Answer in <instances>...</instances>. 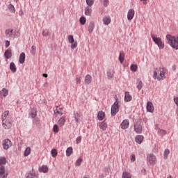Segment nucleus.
Wrapping results in <instances>:
<instances>
[{"label":"nucleus","instance_id":"f03ea898","mask_svg":"<svg viewBox=\"0 0 178 178\" xmlns=\"http://www.w3.org/2000/svg\"><path fill=\"white\" fill-rule=\"evenodd\" d=\"M166 40L168 44L174 48L175 49H178V35L177 37L172 36L170 34L166 35Z\"/></svg>","mask_w":178,"mask_h":178},{"label":"nucleus","instance_id":"0eeeda50","mask_svg":"<svg viewBox=\"0 0 178 178\" xmlns=\"http://www.w3.org/2000/svg\"><path fill=\"white\" fill-rule=\"evenodd\" d=\"M3 127L6 130H9L12 127V122L10 121H8L6 120H3Z\"/></svg>","mask_w":178,"mask_h":178},{"label":"nucleus","instance_id":"423d86ee","mask_svg":"<svg viewBox=\"0 0 178 178\" xmlns=\"http://www.w3.org/2000/svg\"><path fill=\"white\" fill-rule=\"evenodd\" d=\"M2 145L3 149H9V148L12 147V141H10L9 139H5L3 140Z\"/></svg>","mask_w":178,"mask_h":178},{"label":"nucleus","instance_id":"473e14b6","mask_svg":"<svg viewBox=\"0 0 178 178\" xmlns=\"http://www.w3.org/2000/svg\"><path fill=\"white\" fill-rule=\"evenodd\" d=\"M170 154L169 149H165L163 153L164 159H168V155Z\"/></svg>","mask_w":178,"mask_h":178},{"label":"nucleus","instance_id":"864d4df0","mask_svg":"<svg viewBox=\"0 0 178 178\" xmlns=\"http://www.w3.org/2000/svg\"><path fill=\"white\" fill-rule=\"evenodd\" d=\"M76 84H81V77H77L76 79Z\"/></svg>","mask_w":178,"mask_h":178},{"label":"nucleus","instance_id":"de8ad7c7","mask_svg":"<svg viewBox=\"0 0 178 178\" xmlns=\"http://www.w3.org/2000/svg\"><path fill=\"white\" fill-rule=\"evenodd\" d=\"M102 2H103L104 6H108L109 5L108 0H102Z\"/></svg>","mask_w":178,"mask_h":178},{"label":"nucleus","instance_id":"f8f14e48","mask_svg":"<svg viewBox=\"0 0 178 178\" xmlns=\"http://www.w3.org/2000/svg\"><path fill=\"white\" fill-rule=\"evenodd\" d=\"M146 108H147V112H150V113L154 112V104H152V102H148L147 103Z\"/></svg>","mask_w":178,"mask_h":178},{"label":"nucleus","instance_id":"f704fd0d","mask_svg":"<svg viewBox=\"0 0 178 178\" xmlns=\"http://www.w3.org/2000/svg\"><path fill=\"white\" fill-rule=\"evenodd\" d=\"M58 155V151L56 149H53L51 150V156H53V158H56Z\"/></svg>","mask_w":178,"mask_h":178},{"label":"nucleus","instance_id":"7c9ffc66","mask_svg":"<svg viewBox=\"0 0 178 178\" xmlns=\"http://www.w3.org/2000/svg\"><path fill=\"white\" fill-rule=\"evenodd\" d=\"M13 33V29H7L6 31V35L7 37H12V34Z\"/></svg>","mask_w":178,"mask_h":178},{"label":"nucleus","instance_id":"20e7f679","mask_svg":"<svg viewBox=\"0 0 178 178\" xmlns=\"http://www.w3.org/2000/svg\"><path fill=\"white\" fill-rule=\"evenodd\" d=\"M119 112V102L118 98L115 99V102L111 106V116L116 115V113Z\"/></svg>","mask_w":178,"mask_h":178},{"label":"nucleus","instance_id":"37998d69","mask_svg":"<svg viewBox=\"0 0 178 178\" xmlns=\"http://www.w3.org/2000/svg\"><path fill=\"white\" fill-rule=\"evenodd\" d=\"M79 22H80L81 24H82V25L86 24V17H81L79 19Z\"/></svg>","mask_w":178,"mask_h":178},{"label":"nucleus","instance_id":"052dcab7","mask_svg":"<svg viewBox=\"0 0 178 178\" xmlns=\"http://www.w3.org/2000/svg\"><path fill=\"white\" fill-rule=\"evenodd\" d=\"M75 120H76V123H79V118L75 117Z\"/></svg>","mask_w":178,"mask_h":178},{"label":"nucleus","instance_id":"8fccbe9b","mask_svg":"<svg viewBox=\"0 0 178 178\" xmlns=\"http://www.w3.org/2000/svg\"><path fill=\"white\" fill-rule=\"evenodd\" d=\"M26 178H35V174L31 173L26 177Z\"/></svg>","mask_w":178,"mask_h":178},{"label":"nucleus","instance_id":"9b49d317","mask_svg":"<svg viewBox=\"0 0 178 178\" xmlns=\"http://www.w3.org/2000/svg\"><path fill=\"white\" fill-rule=\"evenodd\" d=\"M8 177V173L5 172V167H0V178H6Z\"/></svg>","mask_w":178,"mask_h":178},{"label":"nucleus","instance_id":"412c9836","mask_svg":"<svg viewBox=\"0 0 178 178\" xmlns=\"http://www.w3.org/2000/svg\"><path fill=\"white\" fill-rule=\"evenodd\" d=\"M91 13H92V9L88 6L85 8V15L86 16H91Z\"/></svg>","mask_w":178,"mask_h":178},{"label":"nucleus","instance_id":"dca6fc26","mask_svg":"<svg viewBox=\"0 0 178 178\" xmlns=\"http://www.w3.org/2000/svg\"><path fill=\"white\" fill-rule=\"evenodd\" d=\"M132 99H133V97L130 95V92H125V96H124L125 102H130V101H131Z\"/></svg>","mask_w":178,"mask_h":178},{"label":"nucleus","instance_id":"6e6552de","mask_svg":"<svg viewBox=\"0 0 178 178\" xmlns=\"http://www.w3.org/2000/svg\"><path fill=\"white\" fill-rule=\"evenodd\" d=\"M130 124V122H129V120H124L122 121V122L120 124L121 129L123 130H126V129L129 128V126Z\"/></svg>","mask_w":178,"mask_h":178},{"label":"nucleus","instance_id":"5701e85b","mask_svg":"<svg viewBox=\"0 0 178 178\" xmlns=\"http://www.w3.org/2000/svg\"><path fill=\"white\" fill-rule=\"evenodd\" d=\"M95 28V24L94 22H90L88 27V30L89 33H92V31H94Z\"/></svg>","mask_w":178,"mask_h":178},{"label":"nucleus","instance_id":"13d9d810","mask_svg":"<svg viewBox=\"0 0 178 178\" xmlns=\"http://www.w3.org/2000/svg\"><path fill=\"white\" fill-rule=\"evenodd\" d=\"M10 45V42L7 40L6 42V48H8V47H9Z\"/></svg>","mask_w":178,"mask_h":178},{"label":"nucleus","instance_id":"49530a36","mask_svg":"<svg viewBox=\"0 0 178 178\" xmlns=\"http://www.w3.org/2000/svg\"><path fill=\"white\" fill-rule=\"evenodd\" d=\"M58 106H56V112L55 113V115H60V116H62L63 115V113L59 111V109H58Z\"/></svg>","mask_w":178,"mask_h":178},{"label":"nucleus","instance_id":"9d476101","mask_svg":"<svg viewBox=\"0 0 178 178\" xmlns=\"http://www.w3.org/2000/svg\"><path fill=\"white\" fill-rule=\"evenodd\" d=\"M65 123H66V117L65 116L61 117L58 120V122H57V124H58V126H60V127H63V126H65Z\"/></svg>","mask_w":178,"mask_h":178},{"label":"nucleus","instance_id":"a18cd8bd","mask_svg":"<svg viewBox=\"0 0 178 178\" xmlns=\"http://www.w3.org/2000/svg\"><path fill=\"white\" fill-rule=\"evenodd\" d=\"M107 76L109 78V79H112V77H113V72H111V71H108L107 72Z\"/></svg>","mask_w":178,"mask_h":178},{"label":"nucleus","instance_id":"6e6d98bb","mask_svg":"<svg viewBox=\"0 0 178 178\" xmlns=\"http://www.w3.org/2000/svg\"><path fill=\"white\" fill-rule=\"evenodd\" d=\"M174 102H175L177 106H178V97L174 98Z\"/></svg>","mask_w":178,"mask_h":178},{"label":"nucleus","instance_id":"bb28decb","mask_svg":"<svg viewBox=\"0 0 178 178\" xmlns=\"http://www.w3.org/2000/svg\"><path fill=\"white\" fill-rule=\"evenodd\" d=\"M30 154H31V148H30V147H28L26 148L24 155V156H29V155H30Z\"/></svg>","mask_w":178,"mask_h":178},{"label":"nucleus","instance_id":"338daca9","mask_svg":"<svg viewBox=\"0 0 178 178\" xmlns=\"http://www.w3.org/2000/svg\"><path fill=\"white\" fill-rule=\"evenodd\" d=\"M140 1H147V0H140Z\"/></svg>","mask_w":178,"mask_h":178},{"label":"nucleus","instance_id":"4d7b16f0","mask_svg":"<svg viewBox=\"0 0 178 178\" xmlns=\"http://www.w3.org/2000/svg\"><path fill=\"white\" fill-rule=\"evenodd\" d=\"M31 116L32 118H35V116H37V113H31Z\"/></svg>","mask_w":178,"mask_h":178},{"label":"nucleus","instance_id":"ddd939ff","mask_svg":"<svg viewBox=\"0 0 178 178\" xmlns=\"http://www.w3.org/2000/svg\"><path fill=\"white\" fill-rule=\"evenodd\" d=\"M133 17H134V10L130 9L128 11L127 19L130 22V20H133Z\"/></svg>","mask_w":178,"mask_h":178},{"label":"nucleus","instance_id":"1a4fd4ad","mask_svg":"<svg viewBox=\"0 0 178 178\" xmlns=\"http://www.w3.org/2000/svg\"><path fill=\"white\" fill-rule=\"evenodd\" d=\"M97 125L99 126V129H101L103 131H105V130L108 129V124L105 121L99 122Z\"/></svg>","mask_w":178,"mask_h":178},{"label":"nucleus","instance_id":"5fc2aeb1","mask_svg":"<svg viewBox=\"0 0 178 178\" xmlns=\"http://www.w3.org/2000/svg\"><path fill=\"white\" fill-rule=\"evenodd\" d=\"M131 162H136V155L134 154L131 155Z\"/></svg>","mask_w":178,"mask_h":178},{"label":"nucleus","instance_id":"ea45409f","mask_svg":"<svg viewBox=\"0 0 178 178\" xmlns=\"http://www.w3.org/2000/svg\"><path fill=\"white\" fill-rule=\"evenodd\" d=\"M8 9L10 10V12H12L13 13H15V12H16V10L15 9V6H13V5L10 4L8 6Z\"/></svg>","mask_w":178,"mask_h":178},{"label":"nucleus","instance_id":"a211bd4d","mask_svg":"<svg viewBox=\"0 0 178 178\" xmlns=\"http://www.w3.org/2000/svg\"><path fill=\"white\" fill-rule=\"evenodd\" d=\"M135 141L138 144H141V143H143V141H144V136H143L141 135L136 136V137L135 138Z\"/></svg>","mask_w":178,"mask_h":178},{"label":"nucleus","instance_id":"3c124183","mask_svg":"<svg viewBox=\"0 0 178 178\" xmlns=\"http://www.w3.org/2000/svg\"><path fill=\"white\" fill-rule=\"evenodd\" d=\"M76 47H77V42H74V43H72L71 48H72V49H74V48H76Z\"/></svg>","mask_w":178,"mask_h":178},{"label":"nucleus","instance_id":"39448f33","mask_svg":"<svg viewBox=\"0 0 178 178\" xmlns=\"http://www.w3.org/2000/svg\"><path fill=\"white\" fill-rule=\"evenodd\" d=\"M147 162H149L151 166H154V165H156V156L155 155L150 154L147 156Z\"/></svg>","mask_w":178,"mask_h":178},{"label":"nucleus","instance_id":"58836bf2","mask_svg":"<svg viewBox=\"0 0 178 178\" xmlns=\"http://www.w3.org/2000/svg\"><path fill=\"white\" fill-rule=\"evenodd\" d=\"M1 94H2V95H3V97L8 96V90H6V88H3L1 92Z\"/></svg>","mask_w":178,"mask_h":178},{"label":"nucleus","instance_id":"6ab92c4d","mask_svg":"<svg viewBox=\"0 0 178 178\" xmlns=\"http://www.w3.org/2000/svg\"><path fill=\"white\" fill-rule=\"evenodd\" d=\"M92 81V77L90 74H87L85 77V84H91Z\"/></svg>","mask_w":178,"mask_h":178},{"label":"nucleus","instance_id":"c756f323","mask_svg":"<svg viewBox=\"0 0 178 178\" xmlns=\"http://www.w3.org/2000/svg\"><path fill=\"white\" fill-rule=\"evenodd\" d=\"M136 88L140 91L143 88V81L141 80H138Z\"/></svg>","mask_w":178,"mask_h":178},{"label":"nucleus","instance_id":"4468645a","mask_svg":"<svg viewBox=\"0 0 178 178\" xmlns=\"http://www.w3.org/2000/svg\"><path fill=\"white\" fill-rule=\"evenodd\" d=\"M4 56L6 59H10L12 58V49H7L4 53Z\"/></svg>","mask_w":178,"mask_h":178},{"label":"nucleus","instance_id":"603ef678","mask_svg":"<svg viewBox=\"0 0 178 178\" xmlns=\"http://www.w3.org/2000/svg\"><path fill=\"white\" fill-rule=\"evenodd\" d=\"M31 53L35 54V46H32L31 48Z\"/></svg>","mask_w":178,"mask_h":178},{"label":"nucleus","instance_id":"f3484780","mask_svg":"<svg viewBox=\"0 0 178 178\" xmlns=\"http://www.w3.org/2000/svg\"><path fill=\"white\" fill-rule=\"evenodd\" d=\"M134 131L136 133L140 134L141 131H143V127L138 124H136L134 125Z\"/></svg>","mask_w":178,"mask_h":178},{"label":"nucleus","instance_id":"e2e57ef3","mask_svg":"<svg viewBox=\"0 0 178 178\" xmlns=\"http://www.w3.org/2000/svg\"><path fill=\"white\" fill-rule=\"evenodd\" d=\"M58 111H62L63 108L59 107V106H58Z\"/></svg>","mask_w":178,"mask_h":178},{"label":"nucleus","instance_id":"a878e982","mask_svg":"<svg viewBox=\"0 0 178 178\" xmlns=\"http://www.w3.org/2000/svg\"><path fill=\"white\" fill-rule=\"evenodd\" d=\"M73 154V147H70L66 150V156H70Z\"/></svg>","mask_w":178,"mask_h":178},{"label":"nucleus","instance_id":"b1692460","mask_svg":"<svg viewBox=\"0 0 178 178\" xmlns=\"http://www.w3.org/2000/svg\"><path fill=\"white\" fill-rule=\"evenodd\" d=\"M97 118L99 120H104L105 118V113L103 111H99L97 114Z\"/></svg>","mask_w":178,"mask_h":178},{"label":"nucleus","instance_id":"0e129e2a","mask_svg":"<svg viewBox=\"0 0 178 178\" xmlns=\"http://www.w3.org/2000/svg\"><path fill=\"white\" fill-rule=\"evenodd\" d=\"M146 1H143V3H144V5H145V3H147V2H145Z\"/></svg>","mask_w":178,"mask_h":178},{"label":"nucleus","instance_id":"4be33fe9","mask_svg":"<svg viewBox=\"0 0 178 178\" xmlns=\"http://www.w3.org/2000/svg\"><path fill=\"white\" fill-rule=\"evenodd\" d=\"M26 60V54H24V52H22L20 55H19V63H24V61Z\"/></svg>","mask_w":178,"mask_h":178},{"label":"nucleus","instance_id":"69168bd1","mask_svg":"<svg viewBox=\"0 0 178 178\" xmlns=\"http://www.w3.org/2000/svg\"><path fill=\"white\" fill-rule=\"evenodd\" d=\"M169 178H172V176H170V177Z\"/></svg>","mask_w":178,"mask_h":178},{"label":"nucleus","instance_id":"393cba45","mask_svg":"<svg viewBox=\"0 0 178 178\" xmlns=\"http://www.w3.org/2000/svg\"><path fill=\"white\" fill-rule=\"evenodd\" d=\"M10 70L13 73H16V65H15V63H10Z\"/></svg>","mask_w":178,"mask_h":178},{"label":"nucleus","instance_id":"2f4dec72","mask_svg":"<svg viewBox=\"0 0 178 178\" xmlns=\"http://www.w3.org/2000/svg\"><path fill=\"white\" fill-rule=\"evenodd\" d=\"M6 158L5 157H0V166L1 165H6Z\"/></svg>","mask_w":178,"mask_h":178},{"label":"nucleus","instance_id":"a19ab883","mask_svg":"<svg viewBox=\"0 0 178 178\" xmlns=\"http://www.w3.org/2000/svg\"><path fill=\"white\" fill-rule=\"evenodd\" d=\"M137 69H138L137 65L132 64L131 65V70L132 72H137Z\"/></svg>","mask_w":178,"mask_h":178},{"label":"nucleus","instance_id":"09e8293b","mask_svg":"<svg viewBox=\"0 0 178 178\" xmlns=\"http://www.w3.org/2000/svg\"><path fill=\"white\" fill-rule=\"evenodd\" d=\"M76 144H80V143H81V136H79L76 138Z\"/></svg>","mask_w":178,"mask_h":178},{"label":"nucleus","instance_id":"bf43d9fd","mask_svg":"<svg viewBox=\"0 0 178 178\" xmlns=\"http://www.w3.org/2000/svg\"><path fill=\"white\" fill-rule=\"evenodd\" d=\"M42 35H44V37H47V35H48V32L43 31H42Z\"/></svg>","mask_w":178,"mask_h":178},{"label":"nucleus","instance_id":"e433bc0d","mask_svg":"<svg viewBox=\"0 0 178 178\" xmlns=\"http://www.w3.org/2000/svg\"><path fill=\"white\" fill-rule=\"evenodd\" d=\"M68 42H70V44H73V42H74V38H73V35H68Z\"/></svg>","mask_w":178,"mask_h":178},{"label":"nucleus","instance_id":"cd10ccee","mask_svg":"<svg viewBox=\"0 0 178 178\" xmlns=\"http://www.w3.org/2000/svg\"><path fill=\"white\" fill-rule=\"evenodd\" d=\"M118 59H119L120 63H123V62H124V53H123V52L120 53Z\"/></svg>","mask_w":178,"mask_h":178},{"label":"nucleus","instance_id":"7ed1b4c3","mask_svg":"<svg viewBox=\"0 0 178 178\" xmlns=\"http://www.w3.org/2000/svg\"><path fill=\"white\" fill-rule=\"evenodd\" d=\"M151 37L155 44L158 45L160 49H163L165 48V44L162 42V39L161 38H158L155 36L154 34L151 35Z\"/></svg>","mask_w":178,"mask_h":178},{"label":"nucleus","instance_id":"4c0bfd02","mask_svg":"<svg viewBox=\"0 0 178 178\" xmlns=\"http://www.w3.org/2000/svg\"><path fill=\"white\" fill-rule=\"evenodd\" d=\"M81 162H83V159L81 157H80L79 159H78V160H76V161L75 163V165L80 166V165H81Z\"/></svg>","mask_w":178,"mask_h":178},{"label":"nucleus","instance_id":"72a5a7b5","mask_svg":"<svg viewBox=\"0 0 178 178\" xmlns=\"http://www.w3.org/2000/svg\"><path fill=\"white\" fill-rule=\"evenodd\" d=\"M9 116V111H6L3 113L2 116V120H6V118Z\"/></svg>","mask_w":178,"mask_h":178},{"label":"nucleus","instance_id":"c85d7f7f","mask_svg":"<svg viewBox=\"0 0 178 178\" xmlns=\"http://www.w3.org/2000/svg\"><path fill=\"white\" fill-rule=\"evenodd\" d=\"M122 178H131V174L125 171L122 173Z\"/></svg>","mask_w":178,"mask_h":178},{"label":"nucleus","instance_id":"c9c22d12","mask_svg":"<svg viewBox=\"0 0 178 178\" xmlns=\"http://www.w3.org/2000/svg\"><path fill=\"white\" fill-rule=\"evenodd\" d=\"M158 134L159 136H165L166 135V131L163 129H159Z\"/></svg>","mask_w":178,"mask_h":178},{"label":"nucleus","instance_id":"2eb2a0df","mask_svg":"<svg viewBox=\"0 0 178 178\" xmlns=\"http://www.w3.org/2000/svg\"><path fill=\"white\" fill-rule=\"evenodd\" d=\"M111 17L109 16H106L103 18L104 24H105L106 26H108L109 24H111Z\"/></svg>","mask_w":178,"mask_h":178},{"label":"nucleus","instance_id":"79ce46f5","mask_svg":"<svg viewBox=\"0 0 178 178\" xmlns=\"http://www.w3.org/2000/svg\"><path fill=\"white\" fill-rule=\"evenodd\" d=\"M53 131L54 133H59V127H58L56 124L54 125Z\"/></svg>","mask_w":178,"mask_h":178},{"label":"nucleus","instance_id":"c03bdc74","mask_svg":"<svg viewBox=\"0 0 178 178\" xmlns=\"http://www.w3.org/2000/svg\"><path fill=\"white\" fill-rule=\"evenodd\" d=\"M86 3L90 7L94 5V0H86Z\"/></svg>","mask_w":178,"mask_h":178},{"label":"nucleus","instance_id":"f257e3e1","mask_svg":"<svg viewBox=\"0 0 178 178\" xmlns=\"http://www.w3.org/2000/svg\"><path fill=\"white\" fill-rule=\"evenodd\" d=\"M168 76V70L164 67L156 68L153 72V79L154 80H158L161 81V80H165Z\"/></svg>","mask_w":178,"mask_h":178},{"label":"nucleus","instance_id":"aec40b11","mask_svg":"<svg viewBox=\"0 0 178 178\" xmlns=\"http://www.w3.org/2000/svg\"><path fill=\"white\" fill-rule=\"evenodd\" d=\"M48 166L47 165H42V167L39 168V172L42 173H48Z\"/></svg>","mask_w":178,"mask_h":178},{"label":"nucleus","instance_id":"680f3d73","mask_svg":"<svg viewBox=\"0 0 178 178\" xmlns=\"http://www.w3.org/2000/svg\"><path fill=\"white\" fill-rule=\"evenodd\" d=\"M42 76H43V77H48V74H43Z\"/></svg>","mask_w":178,"mask_h":178}]
</instances>
